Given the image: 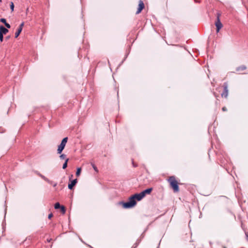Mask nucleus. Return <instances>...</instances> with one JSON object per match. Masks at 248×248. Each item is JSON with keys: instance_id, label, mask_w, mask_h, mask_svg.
I'll return each instance as SVG.
<instances>
[{"instance_id": "obj_18", "label": "nucleus", "mask_w": 248, "mask_h": 248, "mask_svg": "<svg viewBox=\"0 0 248 248\" xmlns=\"http://www.w3.org/2000/svg\"><path fill=\"white\" fill-rule=\"evenodd\" d=\"M66 155L64 154H62L60 156V157L61 159H66Z\"/></svg>"}, {"instance_id": "obj_26", "label": "nucleus", "mask_w": 248, "mask_h": 248, "mask_svg": "<svg viewBox=\"0 0 248 248\" xmlns=\"http://www.w3.org/2000/svg\"><path fill=\"white\" fill-rule=\"evenodd\" d=\"M133 166H134V167H137V165H136V164H135L134 163V162H133Z\"/></svg>"}, {"instance_id": "obj_16", "label": "nucleus", "mask_w": 248, "mask_h": 248, "mask_svg": "<svg viewBox=\"0 0 248 248\" xmlns=\"http://www.w3.org/2000/svg\"><path fill=\"white\" fill-rule=\"evenodd\" d=\"M14 4L13 2H11L10 3V9L12 12H13L14 10Z\"/></svg>"}, {"instance_id": "obj_4", "label": "nucleus", "mask_w": 248, "mask_h": 248, "mask_svg": "<svg viewBox=\"0 0 248 248\" xmlns=\"http://www.w3.org/2000/svg\"><path fill=\"white\" fill-rule=\"evenodd\" d=\"M144 4L141 0H140L139 1L138 8L136 12V14H140L141 12V11L144 9Z\"/></svg>"}, {"instance_id": "obj_5", "label": "nucleus", "mask_w": 248, "mask_h": 248, "mask_svg": "<svg viewBox=\"0 0 248 248\" xmlns=\"http://www.w3.org/2000/svg\"><path fill=\"white\" fill-rule=\"evenodd\" d=\"M152 190H153V188H149L145 190H143V191H142L140 193H141L143 197H144L146 194H150L151 193V192L152 191Z\"/></svg>"}, {"instance_id": "obj_14", "label": "nucleus", "mask_w": 248, "mask_h": 248, "mask_svg": "<svg viewBox=\"0 0 248 248\" xmlns=\"http://www.w3.org/2000/svg\"><path fill=\"white\" fill-rule=\"evenodd\" d=\"M61 206H61L59 202L56 203L54 205V207L56 209L61 208Z\"/></svg>"}, {"instance_id": "obj_11", "label": "nucleus", "mask_w": 248, "mask_h": 248, "mask_svg": "<svg viewBox=\"0 0 248 248\" xmlns=\"http://www.w3.org/2000/svg\"><path fill=\"white\" fill-rule=\"evenodd\" d=\"M228 91L227 88H225L224 92L222 94V96L226 97L228 96Z\"/></svg>"}, {"instance_id": "obj_22", "label": "nucleus", "mask_w": 248, "mask_h": 248, "mask_svg": "<svg viewBox=\"0 0 248 248\" xmlns=\"http://www.w3.org/2000/svg\"><path fill=\"white\" fill-rule=\"evenodd\" d=\"M4 25L7 28L9 29L11 27L9 23H7V22L5 23Z\"/></svg>"}, {"instance_id": "obj_19", "label": "nucleus", "mask_w": 248, "mask_h": 248, "mask_svg": "<svg viewBox=\"0 0 248 248\" xmlns=\"http://www.w3.org/2000/svg\"><path fill=\"white\" fill-rule=\"evenodd\" d=\"M0 22H2L5 24V23H6V20L5 18H0Z\"/></svg>"}, {"instance_id": "obj_10", "label": "nucleus", "mask_w": 248, "mask_h": 248, "mask_svg": "<svg viewBox=\"0 0 248 248\" xmlns=\"http://www.w3.org/2000/svg\"><path fill=\"white\" fill-rule=\"evenodd\" d=\"M22 30L21 28H18L17 31L15 33V38H17L19 35Z\"/></svg>"}, {"instance_id": "obj_9", "label": "nucleus", "mask_w": 248, "mask_h": 248, "mask_svg": "<svg viewBox=\"0 0 248 248\" xmlns=\"http://www.w3.org/2000/svg\"><path fill=\"white\" fill-rule=\"evenodd\" d=\"M42 178L44 179L45 181H46L50 184L52 185L54 187H55L57 185L56 183H53V181L49 180L45 176H42Z\"/></svg>"}, {"instance_id": "obj_24", "label": "nucleus", "mask_w": 248, "mask_h": 248, "mask_svg": "<svg viewBox=\"0 0 248 248\" xmlns=\"http://www.w3.org/2000/svg\"><path fill=\"white\" fill-rule=\"evenodd\" d=\"M24 26V23L22 22L20 25V26H19L18 28H21V30H22V28H23V27Z\"/></svg>"}, {"instance_id": "obj_27", "label": "nucleus", "mask_w": 248, "mask_h": 248, "mask_svg": "<svg viewBox=\"0 0 248 248\" xmlns=\"http://www.w3.org/2000/svg\"><path fill=\"white\" fill-rule=\"evenodd\" d=\"M2 2V0H0V2Z\"/></svg>"}, {"instance_id": "obj_23", "label": "nucleus", "mask_w": 248, "mask_h": 248, "mask_svg": "<svg viewBox=\"0 0 248 248\" xmlns=\"http://www.w3.org/2000/svg\"><path fill=\"white\" fill-rule=\"evenodd\" d=\"M53 217V214L52 213H50V214L48 215V218L49 219H51Z\"/></svg>"}, {"instance_id": "obj_2", "label": "nucleus", "mask_w": 248, "mask_h": 248, "mask_svg": "<svg viewBox=\"0 0 248 248\" xmlns=\"http://www.w3.org/2000/svg\"><path fill=\"white\" fill-rule=\"evenodd\" d=\"M136 201L134 199V197H130L129 198V201L126 202H121L120 203L122 204L124 208H129L133 207L136 204Z\"/></svg>"}, {"instance_id": "obj_15", "label": "nucleus", "mask_w": 248, "mask_h": 248, "mask_svg": "<svg viewBox=\"0 0 248 248\" xmlns=\"http://www.w3.org/2000/svg\"><path fill=\"white\" fill-rule=\"evenodd\" d=\"M60 209H61V212H62L63 214H65V211H66V210H65V208L64 206H62L61 207V208H60Z\"/></svg>"}, {"instance_id": "obj_21", "label": "nucleus", "mask_w": 248, "mask_h": 248, "mask_svg": "<svg viewBox=\"0 0 248 248\" xmlns=\"http://www.w3.org/2000/svg\"><path fill=\"white\" fill-rule=\"evenodd\" d=\"M3 34H0V41L1 42L3 41Z\"/></svg>"}, {"instance_id": "obj_17", "label": "nucleus", "mask_w": 248, "mask_h": 248, "mask_svg": "<svg viewBox=\"0 0 248 248\" xmlns=\"http://www.w3.org/2000/svg\"><path fill=\"white\" fill-rule=\"evenodd\" d=\"M221 23L218 20V31L222 27Z\"/></svg>"}, {"instance_id": "obj_7", "label": "nucleus", "mask_w": 248, "mask_h": 248, "mask_svg": "<svg viewBox=\"0 0 248 248\" xmlns=\"http://www.w3.org/2000/svg\"><path fill=\"white\" fill-rule=\"evenodd\" d=\"M8 32V30L3 26H0V34H6Z\"/></svg>"}, {"instance_id": "obj_12", "label": "nucleus", "mask_w": 248, "mask_h": 248, "mask_svg": "<svg viewBox=\"0 0 248 248\" xmlns=\"http://www.w3.org/2000/svg\"><path fill=\"white\" fill-rule=\"evenodd\" d=\"M68 160H69L68 158H66L65 159V161L64 163L63 164V166H62V169H65L67 167V163H68Z\"/></svg>"}, {"instance_id": "obj_1", "label": "nucleus", "mask_w": 248, "mask_h": 248, "mask_svg": "<svg viewBox=\"0 0 248 248\" xmlns=\"http://www.w3.org/2000/svg\"><path fill=\"white\" fill-rule=\"evenodd\" d=\"M168 181L174 192H178L179 191V187L178 186L179 183L175 176H171L169 177L168 179Z\"/></svg>"}, {"instance_id": "obj_8", "label": "nucleus", "mask_w": 248, "mask_h": 248, "mask_svg": "<svg viewBox=\"0 0 248 248\" xmlns=\"http://www.w3.org/2000/svg\"><path fill=\"white\" fill-rule=\"evenodd\" d=\"M77 183V179H74L71 181L70 184H68V188L70 189H72L73 187L76 185Z\"/></svg>"}, {"instance_id": "obj_3", "label": "nucleus", "mask_w": 248, "mask_h": 248, "mask_svg": "<svg viewBox=\"0 0 248 248\" xmlns=\"http://www.w3.org/2000/svg\"><path fill=\"white\" fill-rule=\"evenodd\" d=\"M67 140H68L67 137H66V138H64V139H63L60 145H59V146H58V148L57 149V153L58 154H61L62 153V151H63V150L64 149V148L65 146V145L67 142Z\"/></svg>"}, {"instance_id": "obj_6", "label": "nucleus", "mask_w": 248, "mask_h": 248, "mask_svg": "<svg viewBox=\"0 0 248 248\" xmlns=\"http://www.w3.org/2000/svg\"><path fill=\"white\" fill-rule=\"evenodd\" d=\"M133 197H134V199L136 201V200H137L138 201L141 200L142 198L144 197L142 195L141 193H138V194H135L132 196Z\"/></svg>"}, {"instance_id": "obj_13", "label": "nucleus", "mask_w": 248, "mask_h": 248, "mask_svg": "<svg viewBox=\"0 0 248 248\" xmlns=\"http://www.w3.org/2000/svg\"><path fill=\"white\" fill-rule=\"evenodd\" d=\"M81 169L80 168H78L77 169V172H76V175L77 176H79L80 174V173H81Z\"/></svg>"}, {"instance_id": "obj_25", "label": "nucleus", "mask_w": 248, "mask_h": 248, "mask_svg": "<svg viewBox=\"0 0 248 248\" xmlns=\"http://www.w3.org/2000/svg\"><path fill=\"white\" fill-rule=\"evenodd\" d=\"M215 25L216 26V27L217 28V19L216 20H215Z\"/></svg>"}, {"instance_id": "obj_20", "label": "nucleus", "mask_w": 248, "mask_h": 248, "mask_svg": "<svg viewBox=\"0 0 248 248\" xmlns=\"http://www.w3.org/2000/svg\"><path fill=\"white\" fill-rule=\"evenodd\" d=\"M92 166L94 169V170L96 171V172H98V170H97V167L94 165V164H92Z\"/></svg>"}]
</instances>
